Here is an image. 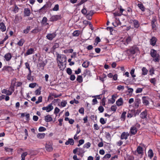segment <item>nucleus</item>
Segmentation results:
<instances>
[{"instance_id": "f257e3e1", "label": "nucleus", "mask_w": 160, "mask_h": 160, "mask_svg": "<svg viewBox=\"0 0 160 160\" xmlns=\"http://www.w3.org/2000/svg\"><path fill=\"white\" fill-rule=\"evenodd\" d=\"M140 124L137 123L135 124L132 125L130 128L129 133L130 134L131 136L135 135L137 132L138 129L140 127Z\"/></svg>"}, {"instance_id": "f03ea898", "label": "nucleus", "mask_w": 160, "mask_h": 160, "mask_svg": "<svg viewBox=\"0 0 160 160\" xmlns=\"http://www.w3.org/2000/svg\"><path fill=\"white\" fill-rule=\"evenodd\" d=\"M150 54L153 58V60L155 62H159L160 60V56L159 54L157 53L156 50L154 49H152L150 51Z\"/></svg>"}, {"instance_id": "7ed1b4c3", "label": "nucleus", "mask_w": 160, "mask_h": 160, "mask_svg": "<svg viewBox=\"0 0 160 160\" xmlns=\"http://www.w3.org/2000/svg\"><path fill=\"white\" fill-rule=\"evenodd\" d=\"M66 57L65 55L63 54H58L57 55V60L59 63L62 66H63V64L66 62Z\"/></svg>"}, {"instance_id": "20e7f679", "label": "nucleus", "mask_w": 160, "mask_h": 160, "mask_svg": "<svg viewBox=\"0 0 160 160\" xmlns=\"http://www.w3.org/2000/svg\"><path fill=\"white\" fill-rule=\"evenodd\" d=\"M157 41V38L154 36H152L149 40L150 44L152 46H154L156 45Z\"/></svg>"}, {"instance_id": "39448f33", "label": "nucleus", "mask_w": 160, "mask_h": 160, "mask_svg": "<svg viewBox=\"0 0 160 160\" xmlns=\"http://www.w3.org/2000/svg\"><path fill=\"white\" fill-rule=\"evenodd\" d=\"M53 108L52 104L51 103L48 105L46 107H44L42 108V110H46L47 112H49L53 110Z\"/></svg>"}, {"instance_id": "423d86ee", "label": "nucleus", "mask_w": 160, "mask_h": 160, "mask_svg": "<svg viewBox=\"0 0 160 160\" xmlns=\"http://www.w3.org/2000/svg\"><path fill=\"white\" fill-rule=\"evenodd\" d=\"M56 36V32H54L52 33H49L47 34L46 37L48 40L51 41Z\"/></svg>"}, {"instance_id": "0eeeda50", "label": "nucleus", "mask_w": 160, "mask_h": 160, "mask_svg": "<svg viewBox=\"0 0 160 160\" xmlns=\"http://www.w3.org/2000/svg\"><path fill=\"white\" fill-rule=\"evenodd\" d=\"M142 102L145 106H147L149 105V98L148 97L143 96L142 98Z\"/></svg>"}, {"instance_id": "6e6552de", "label": "nucleus", "mask_w": 160, "mask_h": 160, "mask_svg": "<svg viewBox=\"0 0 160 160\" xmlns=\"http://www.w3.org/2000/svg\"><path fill=\"white\" fill-rule=\"evenodd\" d=\"M62 18V16L61 15H56L52 16L50 18V21L53 22L57 21L58 20L61 19Z\"/></svg>"}, {"instance_id": "1a4fd4ad", "label": "nucleus", "mask_w": 160, "mask_h": 160, "mask_svg": "<svg viewBox=\"0 0 160 160\" xmlns=\"http://www.w3.org/2000/svg\"><path fill=\"white\" fill-rule=\"evenodd\" d=\"M129 52L131 54H134L136 52L139 51V48L136 45L133 46L129 50Z\"/></svg>"}, {"instance_id": "9d476101", "label": "nucleus", "mask_w": 160, "mask_h": 160, "mask_svg": "<svg viewBox=\"0 0 160 160\" xmlns=\"http://www.w3.org/2000/svg\"><path fill=\"white\" fill-rule=\"evenodd\" d=\"M129 135V133L128 132H123L121 135L120 139L121 140H127Z\"/></svg>"}, {"instance_id": "9b49d317", "label": "nucleus", "mask_w": 160, "mask_h": 160, "mask_svg": "<svg viewBox=\"0 0 160 160\" xmlns=\"http://www.w3.org/2000/svg\"><path fill=\"white\" fill-rule=\"evenodd\" d=\"M130 22L131 23H133L134 27L136 28H138L140 26L139 22L137 20H131L130 21Z\"/></svg>"}, {"instance_id": "f8f14e48", "label": "nucleus", "mask_w": 160, "mask_h": 160, "mask_svg": "<svg viewBox=\"0 0 160 160\" xmlns=\"http://www.w3.org/2000/svg\"><path fill=\"white\" fill-rule=\"evenodd\" d=\"M45 148L47 151L50 152L52 150V144L50 142L46 143L45 146Z\"/></svg>"}, {"instance_id": "ddd939ff", "label": "nucleus", "mask_w": 160, "mask_h": 160, "mask_svg": "<svg viewBox=\"0 0 160 160\" xmlns=\"http://www.w3.org/2000/svg\"><path fill=\"white\" fill-rule=\"evenodd\" d=\"M52 6V3L50 2H47L45 5H44L40 9L39 11L42 9H47V8H51Z\"/></svg>"}, {"instance_id": "4468645a", "label": "nucleus", "mask_w": 160, "mask_h": 160, "mask_svg": "<svg viewBox=\"0 0 160 160\" xmlns=\"http://www.w3.org/2000/svg\"><path fill=\"white\" fill-rule=\"evenodd\" d=\"M135 69L134 68H132L130 72V73L132 77L133 78L132 80V82H134L136 81V79L134 78L136 77V75L134 74Z\"/></svg>"}, {"instance_id": "2eb2a0df", "label": "nucleus", "mask_w": 160, "mask_h": 160, "mask_svg": "<svg viewBox=\"0 0 160 160\" xmlns=\"http://www.w3.org/2000/svg\"><path fill=\"white\" fill-rule=\"evenodd\" d=\"M24 16H29L31 14V12L30 9L28 8H25L24 9Z\"/></svg>"}, {"instance_id": "dca6fc26", "label": "nucleus", "mask_w": 160, "mask_h": 160, "mask_svg": "<svg viewBox=\"0 0 160 160\" xmlns=\"http://www.w3.org/2000/svg\"><path fill=\"white\" fill-rule=\"evenodd\" d=\"M2 71H5L8 72L13 71L12 68L9 66H4L2 69Z\"/></svg>"}, {"instance_id": "f3484780", "label": "nucleus", "mask_w": 160, "mask_h": 160, "mask_svg": "<svg viewBox=\"0 0 160 160\" xmlns=\"http://www.w3.org/2000/svg\"><path fill=\"white\" fill-rule=\"evenodd\" d=\"M12 57L11 54L10 53H8L6 54L4 56L6 60L7 61H10Z\"/></svg>"}, {"instance_id": "a211bd4d", "label": "nucleus", "mask_w": 160, "mask_h": 160, "mask_svg": "<svg viewBox=\"0 0 160 160\" xmlns=\"http://www.w3.org/2000/svg\"><path fill=\"white\" fill-rule=\"evenodd\" d=\"M147 112L146 110H145L140 114V117L142 119H145L147 118Z\"/></svg>"}, {"instance_id": "6ab92c4d", "label": "nucleus", "mask_w": 160, "mask_h": 160, "mask_svg": "<svg viewBox=\"0 0 160 160\" xmlns=\"http://www.w3.org/2000/svg\"><path fill=\"white\" fill-rule=\"evenodd\" d=\"M47 61V60H46ZM47 61H46V63H45L44 62H38V67L42 68V69H43L45 65L46 64Z\"/></svg>"}, {"instance_id": "aec40b11", "label": "nucleus", "mask_w": 160, "mask_h": 160, "mask_svg": "<svg viewBox=\"0 0 160 160\" xmlns=\"http://www.w3.org/2000/svg\"><path fill=\"white\" fill-rule=\"evenodd\" d=\"M137 151L138 154H141L142 155L143 154V148L141 147L140 146L138 147L137 148Z\"/></svg>"}, {"instance_id": "412c9836", "label": "nucleus", "mask_w": 160, "mask_h": 160, "mask_svg": "<svg viewBox=\"0 0 160 160\" xmlns=\"http://www.w3.org/2000/svg\"><path fill=\"white\" fill-rule=\"evenodd\" d=\"M45 120L47 122H50L52 120V118L50 115L48 114L45 116Z\"/></svg>"}, {"instance_id": "4be33fe9", "label": "nucleus", "mask_w": 160, "mask_h": 160, "mask_svg": "<svg viewBox=\"0 0 160 160\" xmlns=\"http://www.w3.org/2000/svg\"><path fill=\"white\" fill-rule=\"evenodd\" d=\"M0 29L2 32H4L6 30V27L3 22L0 23Z\"/></svg>"}, {"instance_id": "5701e85b", "label": "nucleus", "mask_w": 160, "mask_h": 160, "mask_svg": "<svg viewBox=\"0 0 160 160\" xmlns=\"http://www.w3.org/2000/svg\"><path fill=\"white\" fill-rule=\"evenodd\" d=\"M123 103V99L122 98H119L116 102V103L118 106H121L122 105Z\"/></svg>"}, {"instance_id": "b1692460", "label": "nucleus", "mask_w": 160, "mask_h": 160, "mask_svg": "<svg viewBox=\"0 0 160 160\" xmlns=\"http://www.w3.org/2000/svg\"><path fill=\"white\" fill-rule=\"evenodd\" d=\"M65 144L66 145H68L70 144V145H73L74 144V140L72 138H69L68 140L65 142Z\"/></svg>"}, {"instance_id": "393cba45", "label": "nucleus", "mask_w": 160, "mask_h": 160, "mask_svg": "<svg viewBox=\"0 0 160 160\" xmlns=\"http://www.w3.org/2000/svg\"><path fill=\"white\" fill-rule=\"evenodd\" d=\"M2 93L6 94L7 95H10L12 94L11 92H10V90H7L6 89H3L2 91Z\"/></svg>"}, {"instance_id": "a878e982", "label": "nucleus", "mask_w": 160, "mask_h": 160, "mask_svg": "<svg viewBox=\"0 0 160 160\" xmlns=\"http://www.w3.org/2000/svg\"><path fill=\"white\" fill-rule=\"evenodd\" d=\"M148 157L150 159H151L153 157L154 153L152 149H149L148 151Z\"/></svg>"}, {"instance_id": "bb28decb", "label": "nucleus", "mask_w": 160, "mask_h": 160, "mask_svg": "<svg viewBox=\"0 0 160 160\" xmlns=\"http://www.w3.org/2000/svg\"><path fill=\"white\" fill-rule=\"evenodd\" d=\"M81 33L80 31L79 30H76L74 31L72 33V35L74 37H78Z\"/></svg>"}, {"instance_id": "cd10ccee", "label": "nucleus", "mask_w": 160, "mask_h": 160, "mask_svg": "<svg viewBox=\"0 0 160 160\" xmlns=\"http://www.w3.org/2000/svg\"><path fill=\"white\" fill-rule=\"evenodd\" d=\"M25 42V40L23 38H21L17 43V45L19 46H22Z\"/></svg>"}, {"instance_id": "c85d7f7f", "label": "nucleus", "mask_w": 160, "mask_h": 160, "mask_svg": "<svg viewBox=\"0 0 160 160\" xmlns=\"http://www.w3.org/2000/svg\"><path fill=\"white\" fill-rule=\"evenodd\" d=\"M34 50L33 48H30L28 49L25 53L26 55H28L33 53L34 52Z\"/></svg>"}, {"instance_id": "c756f323", "label": "nucleus", "mask_w": 160, "mask_h": 160, "mask_svg": "<svg viewBox=\"0 0 160 160\" xmlns=\"http://www.w3.org/2000/svg\"><path fill=\"white\" fill-rule=\"evenodd\" d=\"M141 103V100L139 99H137L135 100L134 102V106L135 108H138L139 106L140 103Z\"/></svg>"}, {"instance_id": "7c9ffc66", "label": "nucleus", "mask_w": 160, "mask_h": 160, "mask_svg": "<svg viewBox=\"0 0 160 160\" xmlns=\"http://www.w3.org/2000/svg\"><path fill=\"white\" fill-rule=\"evenodd\" d=\"M142 75H146L148 72V71L145 67H143L142 69Z\"/></svg>"}, {"instance_id": "2f4dec72", "label": "nucleus", "mask_w": 160, "mask_h": 160, "mask_svg": "<svg viewBox=\"0 0 160 160\" xmlns=\"http://www.w3.org/2000/svg\"><path fill=\"white\" fill-rule=\"evenodd\" d=\"M138 6L142 12L145 11V8L143 4L142 3H139L138 4Z\"/></svg>"}, {"instance_id": "473e14b6", "label": "nucleus", "mask_w": 160, "mask_h": 160, "mask_svg": "<svg viewBox=\"0 0 160 160\" xmlns=\"http://www.w3.org/2000/svg\"><path fill=\"white\" fill-rule=\"evenodd\" d=\"M126 114V112L124 111L122 112L121 117V119L122 121H124L125 120Z\"/></svg>"}, {"instance_id": "72a5a7b5", "label": "nucleus", "mask_w": 160, "mask_h": 160, "mask_svg": "<svg viewBox=\"0 0 160 160\" xmlns=\"http://www.w3.org/2000/svg\"><path fill=\"white\" fill-rule=\"evenodd\" d=\"M45 134L44 133H38L37 135V137L40 139H41V138H43L45 137Z\"/></svg>"}, {"instance_id": "f704fd0d", "label": "nucleus", "mask_w": 160, "mask_h": 160, "mask_svg": "<svg viewBox=\"0 0 160 160\" xmlns=\"http://www.w3.org/2000/svg\"><path fill=\"white\" fill-rule=\"evenodd\" d=\"M77 81L79 83H81L83 81L82 77L81 75H78L77 78Z\"/></svg>"}, {"instance_id": "c9c22d12", "label": "nucleus", "mask_w": 160, "mask_h": 160, "mask_svg": "<svg viewBox=\"0 0 160 160\" xmlns=\"http://www.w3.org/2000/svg\"><path fill=\"white\" fill-rule=\"evenodd\" d=\"M59 44L58 43H56L54 44V45L53 46V47L51 48V50L53 51V52L54 51L55 49L59 47Z\"/></svg>"}, {"instance_id": "e433bc0d", "label": "nucleus", "mask_w": 160, "mask_h": 160, "mask_svg": "<svg viewBox=\"0 0 160 160\" xmlns=\"http://www.w3.org/2000/svg\"><path fill=\"white\" fill-rule=\"evenodd\" d=\"M41 88L39 87L35 91V93L36 95H38L41 93Z\"/></svg>"}, {"instance_id": "4c0bfd02", "label": "nucleus", "mask_w": 160, "mask_h": 160, "mask_svg": "<svg viewBox=\"0 0 160 160\" xmlns=\"http://www.w3.org/2000/svg\"><path fill=\"white\" fill-rule=\"evenodd\" d=\"M15 85H12L11 84L9 88V90L10 91V92H12V93L15 90Z\"/></svg>"}, {"instance_id": "58836bf2", "label": "nucleus", "mask_w": 160, "mask_h": 160, "mask_svg": "<svg viewBox=\"0 0 160 160\" xmlns=\"http://www.w3.org/2000/svg\"><path fill=\"white\" fill-rule=\"evenodd\" d=\"M59 9V5L58 4H56L55 6L52 9V10L55 11H58Z\"/></svg>"}, {"instance_id": "ea45409f", "label": "nucleus", "mask_w": 160, "mask_h": 160, "mask_svg": "<svg viewBox=\"0 0 160 160\" xmlns=\"http://www.w3.org/2000/svg\"><path fill=\"white\" fill-rule=\"evenodd\" d=\"M28 154V153L27 152H23L21 155V160H25V157L27 156Z\"/></svg>"}, {"instance_id": "a19ab883", "label": "nucleus", "mask_w": 160, "mask_h": 160, "mask_svg": "<svg viewBox=\"0 0 160 160\" xmlns=\"http://www.w3.org/2000/svg\"><path fill=\"white\" fill-rule=\"evenodd\" d=\"M27 79L28 80L32 81L34 80L33 76H32L31 74H28L27 75Z\"/></svg>"}, {"instance_id": "79ce46f5", "label": "nucleus", "mask_w": 160, "mask_h": 160, "mask_svg": "<svg viewBox=\"0 0 160 160\" xmlns=\"http://www.w3.org/2000/svg\"><path fill=\"white\" fill-rule=\"evenodd\" d=\"M89 62H86V61L84 62L82 64V66L83 67L87 68L88 67L89 65Z\"/></svg>"}, {"instance_id": "37998d69", "label": "nucleus", "mask_w": 160, "mask_h": 160, "mask_svg": "<svg viewBox=\"0 0 160 160\" xmlns=\"http://www.w3.org/2000/svg\"><path fill=\"white\" fill-rule=\"evenodd\" d=\"M30 29H31V27L30 26H28L27 27V28L26 29H24L23 31V33H28L29 30H30Z\"/></svg>"}, {"instance_id": "c03bdc74", "label": "nucleus", "mask_w": 160, "mask_h": 160, "mask_svg": "<svg viewBox=\"0 0 160 160\" xmlns=\"http://www.w3.org/2000/svg\"><path fill=\"white\" fill-rule=\"evenodd\" d=\"M117 108L116 105H112L110 109L111 111H112L114 112L116 111Z\"/></svg>"}, {"instance_id": "a18cd8bd", "label": "nucleus", "mask_w": 160, "mask_h": 160, "mask_svg": "<svg viewBox=\"0 0 160 160\" xmlns=\"http://www.w3.org/2000/svg\"><path fill=\"white\" fill-rule=\"evenodd\" d=\"M127 88L128 89V93L130 94H132L133 91V89L131 88H130L128 86H127Z\"/></svg>"}, {"instance_id": "49530a36", "label": "nucleus", "mask_w": 160, "mask_h": 160, "mask_svg": "<svg viewBox=\"0 0 160 160\" xmlns=\"http://www.w3.org/2000/svg\"><path fill=\"white\" fill-rule=\"evenodd\" d=\"M5 151L8 152H12L13 151V149L11 148L5 147L4 148Z\"/></svg>"}, {"instance_id": "de8ad7c7", "label": "nucleus", "mask_w": 160, "mask_h": 160, "mask_svg": "<svg viewBox=\"0 0 160 160\" xmlns=\"http://www.w3.org/2000/svg\"><path fill=\"white\" fill-rule=\"evenodd\" d=\"M150 81L151 83L153 84L154 85H155L156 82V79L155 78H151L150 79Z\"/></svg>"}, {"instance_id": "09e8293b", "label": "nucleus", "mask_w": 160, "mask_h": 160, "mask_svg": "<svg viewBox=\"0 0 160 160\" xmlns=\"http://www.w3.org/2000/svg\"><path fill=\"white\" fill-rule=\"evenodd\" d=\"M91 146V143L89 142H88L84 144L83 148H88Z\"/></svg>"}, {"instance_id": "8fccbe9b", "label": "nucleus", "mask_w": 160, "mask_h": 160, "mask_svg": "<svg viewBox=\"0 0 160 160\" xmlns=\"http://www.w3.org/2000/svg\"><path fill=\"white\" fill-rule=\"evenodd\" d=\"M42 102V96H39L38 98V101L35 102V103L36 104H38L39 103L41 102Z\"/></svg>"}, {"instance_id": "3c124183", "label": "nucleus", "mask_w": 160, "mask_h": 160, "mask_svg": "<svg viewBox=\"0 0 160 160\" xmlns=\"http://www.w3.org/2000/svg\"><path fill=\"white\" fill-rule=\"evenodd\" d=\"M98 109L100 113H102L104 111V108L102 106H100L99 107Z\"/></svg>"}, {"instance_id": "603ef678", "label": "nucleus", "mask_w": 160, "mask_h": 160, "mask_svg": "<svg viewBox=\"0 0 160 160\" xmlns=\"http://www.w3.org/2000/svg\"><path fill=\"white\" fill-rule=\"evenodd\" d=\"M153 32H155L157 30V27L155 24H151Z\"/></svg>"}, {"instance_id": "864d4df0", "label": "nucleus", "mask_w": 160, "mask_h": 160, "mask_svg": "<svg viewBox=\"0 0 160 160\" xmlns=\"http://www.w3.org/2000/svg\"><path fill=\"white\" fill-rule=\"evenodd\" d=\"M60 111V109L58 107H56L54 109V114L57 115V114H58L59 113Z\"/></svg>"}, {"instance_id": "5fc2aeb1", "label": "nucleus", "mask_w": 160, "mask_h": 160, "mask_svg": "<svg viewBox=\"0 0 160 160\" xmlns=\"http://www.w3.org/2000/svg\"><path fill=\"white\" fill-rule=\"evenodd\" d=\"M67 104V102L66 101L63 100L61 102V105L62 107H64L66 106Z\"/></svg>"}, {"instance_id": "6e6d98bb", "label": "nucleus", "mask_w": 160, "mask_h": 160, "mask_svg": "<svg viewBox=\"0 0 160 160\" xmlns=\"http://www.w3.org/2000/svg\"><path fill=\"white\" fill-rule=\"evenodd\" d=\"M48 19L46 17H44L42 20V24H44L47 22Z\"/></svg>"}, {"instance_id": "4d7b16f0", "label": "nucleus", "mask_w": 160, "mask_h": 160, "mask_svg": "<svg viewBox=\"0 0 160 160\" xmlns=\"http://www.w3.org/2000/svg\"><path fill=\"white\" fill-rule=\"evenodd\" d=\"M19 9V8L17 7V6L16 5H15L14 8L13 10V11L15 13H16L18 12Z\"/></svg>"}, {"instance_id": "13d9d810", "label": "nucleus", "mask_w": 160, "mask_h": 160, "mask_svg": "<svg viewBox=\"0 0 160 160\" xmlns=\"http://www.w3.org/2000/svg\"><path fill=\"white\" fill-rule=\"evenodd\" d=\"M46 128L43 127H40L38 129V131L40 132H44L46 131Z\"/></svg>"}, {"instance_id": "bf43d9fd", "label": "nucleus", "mask_w": 160, "mask_h": 160, "mask_svg": "<svg viewBox=\"0 0 160 160\" xmlns=\"http://www.w3.org/2000/svg\"><path fill=\"white\" fill-rule=\"evenodd\" d=\"M67 73L69 75H71L72 73V70L69 68H67Z\"/></svg>"}, {"instance_id": "052dcab7", "label": "nucleus", "mask_w": 160, "mask_h": 160, "mask_svg": "<svg viewBox=\"0 0 160 160\" xmlns=\"http://www.w3.org/2000/svg\"><path fill=\"white\" fill-rule=\"evenodd\" d=\"M100 122L102 124H104L106 123V121L102 118H100Z\"/></svg>"}, {"instance_id": "680f3d73", "label": "nucleus", "mask_w": 160, "mask_h": 160, "mask_svg": "<svg viewBox=\"0 0 160 160\" xmlns=\"http://www.w3.org/2000/svg\"><path fill=\"white\" fill-rule=\"evenodd\" d=\"M36 83H31L29 84V87L31 88H34L36 85Z\"/></svg>"}, {"instance_id": "e2e57ef3", "label": "nucleus", "mask_w": 160, "mask_h": 160, "mask_svg": "<svg viewBox=\"0 0 160 160\" xmlns=\"http://www.w3.org/2000/svg\"><path fill=\"white\" fill-rule=\"evenodd\" d=\"M94 11L92 10H90L88 13L87 14V16H92L94 14Z\"/></svg>"}, {"instance_id": "0e129e2a", "label": "nucleus", "mask_w": 160, "mask_h": 160, "mask_svg": "<svg viewBox=\"0 0 160 160\" xmlns=\"http://www.w3.org/2000/svg\"><path fill=\"white\" fill-rule=\"evenodd\" d=\"M52 95L54 97V98H57L61 96L62 95V94L61 93H60L59 95H57L55 93H53L52 94Z\"/></svg>"}, {"instance_id": "69168bd1", "label": "nucleus", "mask_w": 160, "mask_h": 160, "mask_svg": "<svg viewBox=\"0 0 160 160\" xmlns=\"http://www.w3.org/2000/svg\"><path fill=\"white\" fill-rule=\"evenodd\" d=\"M122 14L120 12H115L113 13V15L114 16H121Z\"/></svg>"}, {"instance_id": "338daca9", "label": "nucleus", "mask_w": 160, "mask_h": 160, "mask_svg": "<svg viewBox=\"0 0 160 160\" xmlns=\"http://www.w3.org/2000/svg\"><path fill=\"white\" fill-rule=\"evenodd\" d=\"M142 91V89L141 88H138L136 91L137 93L141 92Z\"/></svg>"}, {"instance_id": "774afa93", "label": "nucleus", "mask_w": 160, "mask_h": 160, "mask_svg": "<svg viewBox=\"0 0 160 160\" xmlns=\"http://www.w3.org/2000/svg\"><path fill=\"white\" fill-rule=\"evenodd\" d=\"M79 112L82 114H84V109L83 108H81L79 110Z\"/></svg>"}]
</instances>
